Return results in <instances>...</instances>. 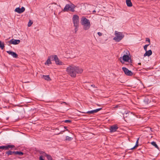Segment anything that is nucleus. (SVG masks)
<instances>
[{"label":"nucleus","mask_w":160,"mask_h":160,"mask_svg":"<svg viewBox=\"0 0 160 160\" xmlns=\"http://www.w3.org/2000/svg\"><path fill=\"white\" fill-rule=\"evenodd\" d=\"M65 131V130H64L63 131H61L59 133L57 134H62V133L64 132Z\"/></svg>","instance_id":"29"},{"label":"nucleus","mask_w":160,"mask_h":160,"mask_svg":"<svg viewBox=\"0 0 160 160\" xmlns=\"http://www.w3.org/2000/svg\"><path fill=\"white\" fill-rule=\"evenodd\" d=\"M123 56L122 57L120 58V60L121 62L123 63L124 62H129V60H130L131 58L129 56V52L128 50H125L123 53Z\"/></svg>","instance_id":"2"},{"label":"nucleus","mask_w":160,"mask_h":160,"mask_svg":"<svg viewBox=\"0 0 160 160\" xmlns=\"http://www.w3.org/2000/svg\"><path fill=\"white\" fill-rule=\"evenodd\" d=\"M72 138L68 136H67L66 138V140L68 141H71L72 140Z\"/></svg>","instance_id":"24"},{"label":"nucleus","mask_w":160,"mask_h":160,"mask_svg":"<svg viewBox=\"0 0 160 160\" xmlns=\"http://www.w3.org/2000/svg\"><path fill=\"white\" fill-rule=\"evenodd\" d=\"M15 153L16 151H12L10 150H9L6 152V154L8 156L13 154L15 155Z\"/></svg>","instance_id":"16"},{"label":"nucleus","mask_w":160,"mask_h":160,"mask_svg":"<svg viewBox=\"0 0 160 160\" xmlns=\"http://www.w3.org/2000/svg\"><path fill=\"white\" fill-rule=\"evenodd\" d=\"M25 10V8L24 7H22L21 8H20L19 7L16 8L15 10V11L18 13H21L23 12Z\"/></svg>","instance_id":"11"},{"label":"nucleus","mask_w":160,"mask_h":160,"mask_svg":"<svg viewBox=\"0 0 160 160\" xmlns=\"http://www.w3.org/2000/svg\"><path fill=\"white\" fill-rule=\"evenodd\" d=\"M67 73L71 77H75L77 73H81L82 70L74 66H70L67 67L66 70Z\"/></svg>","instance_id":"1"},{"label":"nucleus","mask_w":160,"mask_h":160,"mask_svg":"<svg viewBox=\"0 0 160 160\" xmlns=\"http://www.w3.org/2000/svg\"><path fill=\"white\" fill-rule=\"evenodd\" d=\"M139 139V138H138V139L136 141V144L135 146L133 148H131L130 149L132 150V149H134L135 148H137V147H138V141Z\"/></svg>","instance_id":"20"},{"label":"nucleus","mask_w":160,"mask_h":160,"mask_svg":"<svg viewBox=\"0 0 160 160\" xmlns=\"http://www.w3.org/2000/svg\"><path fill=\"white\" fill-rule=\"evenodd\" d=\"M7 52L9 55H12L13 58H18V55L15 52L11 51H7Z\"/></svg>","instance_id":"12"},{"label":"nucleus","mask_w":160,"mask_h":160,"mask_svg":"<svg viewBox=\"0 0 160 160\" xmlns=\"http://www.w3.org/2000/svg\"><path fill=\"white\" fill-rule=\"evenodd\" d=\"M52 61H55V64L58 65H64V63L58 58L56 55H52Z\"/></svg>","instance_id":"7"},{"label":"nucleus","mask_w":160,"mask_h":160,"mask_svg":"<svg viewBox=\"0 0 160 160\" xmlns=\"http://www.w3.org/2000/svg\"><path fill=\"white\" fill-rule=\"evenodd\" d=\"M40 153L41 154H42L43 153H45L44 152H40Z\"/></svg>","instance_id":"35"},{"label":"nucleus","mask_w":160,"mask_h":160,"mask_svg":"<svg viewBox=\"0 0 160 160\" xmlns=\"http://www.w3.org/2000/svg\"><path fill=\"white\" fill-rule=\"evenodd\" d=\"M122 69L126 75L130 76L133 75V73L127 68L125 67H122Z\"/></svg>","instance_id":"9"},{"label":"nucleus","mask_w":160,"mask_h":160,"mask_svg":"<svg viewBox=\"0 0 160 160\" xmlns=\"http://www.w3.org/2000/svg\"><path fill=\"white\" fill-rule=\"evenodd\" d=\"M81 22L83 25L84 29L87 30L91 26L89 20L84 17H82L81 19Z\"/></svg>","instance_id":"3"},{"label":"nucleus","mask_w":160,"mask_h":160,"mask_svg":"<svg viewBox=\"0 0 160 160\" xmlns=\"http://www.w3.org/2000/svg\"><path fill=\"white\" fill-rule=\"evenodd\" d=\"M149 45V44H146L144 46V49L145 51L147 50V48Z\"/></svg>","instance_id":"27"},{"label":"nucleus","mask_w":160,"mask_h":160,"mask_svg":"<svg viewBox=\"0 0 160 160\" xmlns=\"http://www.w3.org/2000/svg\"><path fill=\"white\" fill-rule=\"evenodd\" d=\"M146 41H148L149 42V44H150V39L148 38H147L146 39Z\"/></svg>","instance_id":"32"},{"label":"nucleus","mask_w":160,"mask_h":160,"mask_svg":"<svg viewBox=\"0 0 160 160\" xmlns=\"http://www.w3.org/2000/svg\"><path fill=\"white\" fill-rule=\"evenodd\" d=\"M56 130H58V129H57V128H56Z\"/></svg>","instance_id":"40"},{"label":"nucleus","mask_w":160,"mask_h":160,"mask_svg":"<svg viewBox=\"0 0 160 160\" xmlns=\"http://www.w3.org/2000/svg\"><path fill=\"white\" fill-rule=\"evenodd\" d=\"M66 130L68 131V129H66Z\"/></svg>","instance_id":"41"},{"label":"nucleus","mask_w":160,"mask_h":160,"mask_svg":"<svg viewBox=\"0 0 160 160\" xmlns=\"http://www.w3.org/2000/svg\"><path fill=\"white\" fill-rule=\"evenodd\" d=\"M43 156H40V157H39V160H44L43 158Z\"/></svg>","instance_id":"30"},{"label":"nucleus","mask_w":160,"mask_h":160,"mask_svg":"<svg viewBox=\"0 0 160 160\" xmlns=\"http://www.w3.org/2000/svg\"><path fill=\"white\" fill-rule=\"evenodd\" d=\"M115 36L114 38L113 39L117 42L120 41L124 36L122 32L117 31L115 32Z\"/></svg>","instance_id":"5"},{"label":"nucleus","mask_w":160,"mask_h":160,"mask_svg":"<svg viewBox=\"0 0 160 160\" xmlns=\"http://www.w3.org/2000/svg\"><path fill=\"white\" fill-rule=\"evenodd\" d=\"M15 147L13 145H9L6 146H0V149H5L6 150H8L9 148H12Z\"/></svg>","instance_id":"10"},{"label":"nucleus","mask_w":160,"mask_h":160,"mask_svg":"<svg viewBox=\"0 0 160 160\" xmlns=\"http://www.w3.org/2000/svg\"><path fill=\"white\" fill-rule=\"evenodd\" d=\"M126 3L128 7H130L132 6V4L131 0H126Z\"/></svg>","instance_id":"17"},{"label":"nucleus","mask_w":160,"mask_h":160,"mask_svg":"<svg viewBox=\"0 0 160 160\" xmlns=\"http://www.w3.org/2000/svg\"><path fill=\"white\" fill-rule=\"evenodd\" d=\"M20 42V41L19 40H16L12 39L9 41H8L7 43L8 45H10L11 44L17 45Z\"/></svg>","instance_id":"8"},{"label":"nucleus","mask_w":160,"mask_h":160,"mask_svg":"<svg viewBox=\"0 0 160 160\" xmlns=\"http://www.w3.org/2000/svg\"><path fill=\"white\" fill-rule=\"evenodd\" d=\"M138 64L140 65L141 64V63H138Z\"/></svg>","instance_id":"37"},{"label":"nucleus","mask_w":160,"mask_h":160,"mask_svg":"<svg viewBox=\"0 0 160 160\" xmlns=\"http://www.w3.org/2000/svg\"><path fill=\"white\" fill-rule=\"evenodd\" d=\"M32 23L33 22L31 21L30 20L28 24V26L29 27L31 26V25L32 24Z\"/></svg>","instance_id":"25"},{"label":"nucleus","mask_w":160,"mask_h":160,"mask_svg":"<svg viewBox=\"0 0 160 160\" xmlns=\"http://www.w3.org/2000/svg\"><path fill=\"white\" fill-rule=\"evenodd\" d=\"M93 12H96V11H95V10H94V11H93Z\"/></svg>","instance_id":"38"},{"label":"nucleus","mask_w":160,"mask_h":160,"mask_svg":"<svg viewBox=\"0 0 160 160\" xmlns=\"http://www.w3.org/2000/svg\"><path fill=\"white\" fill-rule=\"evenodd\" d=\"M118 128L117 125H113L111 126L109 129L111 132H113L116 131Z\"/></svg>","instance_id":"13"},{"label":"nucleus","mask_w":160,"mask_h":160,"mask_svg":"<svg viewBox=\"0 0 160 160\" xmlns=\"http://www.w3.org/2000/svg\"><path fill=\"white\" fill-rule=\"evenodd\" d=\"M64 122L65 123H70L71 122V121L69 120H66L64 121Z\"/></svg>","instance_id":"28"},{"label":"nucleus","mask_w":160,"mask_h":160,"mask_svg":"<svg viewBox=\"0 0 160 160\" xmlns=\"http://www.w3.org/2000/svg\"><path fill=\"white\" fill-rule=\"evenodd\" d=\"M42 78L45 80H47V81H49L50 80V78L49 77V76L48 75H43L42 76Z\"/></svg>","instance_id":"18"},{"label":"nucleus","mask_w":160,"mask_h":160,"mask_svg":"<svg viewBox=\"0 0 160 160\" xmlns=\"http://www.w3.org/2000/svg\"><path fill=\"white\" fill-rule=\"evenodd\" d=\"M64 128L65 129H66V128H67V127H64Z\"/></svg>","instance_id":"36"},{"label":"nucleus","mask_w":160,"mask_h":160,"mask_svg":"<svg viewBox=\"0 0 160 160\" xmlns=\"http://www.w3.org/2000/svg\"><path fill=\"white\" fill-rule=\"evenodd\" d=\"M74 26L75 27V32H76L79 26V17L77 15H74L72 18Z\"/></svg>","instance_id":"4"},{"label":"nucleus","mask_w":160,"mask_h":160,"mask_svg":"<svg viewBox=\"0 0 160 160\" xmlns=\"http://www.w3.org/2000/svg\"><path fill=\"white\" fill-rule=\"evenodd\" d=\"M49 64L50 63V58L49 57H48V58L46 61V62H45V64Z\"/></svg>","instance_id":"26"},{"label":"nucleus","mask_w":160,"mask_h":160,"mask_svg":"<svg viewBox=\"0 0 160 160\" xmlns=\"http://www.w3.org/2000/svg\"><path fill=\"white\" fill-rule=\"evenodd\" d=\"M91 86L92 87H93V88H96V87H95V85H91Z\"/></svg>","instance_id":"34"},{"label":"nucleus","mask_w":160,"mask_h":160,"mask_svg":"<svg viewBox=\"0 0 160 160\" xmlns=\"http://www.w3.org/2000/svg\"><path fill=\"white\" fill-rule=\"evenodd\" d=\"M0 48L3 49L4 48V43L3 42H2L0 40Z\"/></svg>","instance_id":"22"},{"label":"nucleus","mask_w":160,"mask_h":160,"mask_svg":"<svg viewBox=\"0 0 160 160\" xmlns=\"http://www.w3.org/2000/svg\"><path fill=\"white\" fill-rule=\"evenodd\" d=\"M55 6H57V5L56 4H55Z\"/></svg>","instance_id":"39"},{"label":"nucleus","mask_w":160,"mask_h":160,"mask_svg":"<svg viewBox=\"0 0 160 160\" xmlns=\"http://www.w3.org/2000/svg\"><path fill=\"white\" fill-rule=\"evenodd\" d=\"M45 129L47 131H49L50 130V128L49 127H47L45 128Z\"/></svg>","instance_id":"31"},{"label":"nucleus","mask_w":160,"mask_h":160,"mask_svg":"<svg viewBox=\"0 0 160 160\" xmlns=\"http://www.w3.org/2000/svg\"><path fill=\"white\" fill-rule=\"evenodd\" d=\"M101 109H102V108L97 109L94 110L89 111L88 112H87V113H89L90 114H92L93 113H96V112H98Z\"/></svg>","instance_id":"14"},{"label":"nucleus","mask_w":160,"mask_h":160,"mask_svg":"<svg viewBox=\"0 0 160 160\" xmlns=\"http://www.w3.org/2000/svg\"><path fill=\"white\" fill-rule=\"evenodd\" d=\"M24 153L20 151H16L15 155L17 154L21 156L23 155Z\"/></svg>","instance_id":"23"},{"label":"nucleus","mask_w":160,"mask_h":160,"mask_svg":"<svg viewBox=\"0 0 160 160\" xmlns=\"http://www.w3.org/2000/svg\"><path fill=\"white\" fill-rule=\"evenodd\" d=\"M144 102L146 104H148L150 102V100L148 98H145L144 100Z\"/></svg>","instance_id":"19"},{"label":"nucleus","mask_w":160,"mask_h":160,"mask_svg":"<svg viewBox=\"0 0 160 160\" xmlns=\"http://www.w3.org/2000/svg\"><path fill=\"white\" fill-rule=\"evenodd\" d=\"M145 51L146 52L144 54V57H146V56L149 57L151 55L152 53V51L151 50H149L148 51L147 50Z\"/></svg>","instance_id":"15"},{"label":"nucleus","mask_w":160,"mask_h":160,"mask_svg":"<svg viewBox=\"0 0 160 160\" xmlns=\"http://www.w3.org/2000/svg\"><path fill=\"white\" fill-rule=\"evenodd\" d=\"M151 143V144L152 145H153V146H154L156 148H157V149H158L159 148H158V146L156 144V143L155 142H152Z\"/></svg>","instance_id":"21"},{"label":"nucleus","mask_w":160,"mask_h":160,"mask_svg":"<svg viewBox=\"0 0 160 160\" xmlns=\"http://www.w3.org/2000/svg\"><path fill=\"white\" fill-rule=\"evenodd\" d=\"M98 34L99 36H101L102 35V33L100 32H98Z\"/></svg>","instance_id":"33"},{"label":"nucleus","mask_w":160,"mask_h":160,"mask_svg":"<svg viewBox=\"0 0 160 160\" xmlns=\"http://www.w3.org/2000/svg\"><path fill=\"white\" fill-rule=\"evenodd\" d=\"M76 6L72 4H67L66 5L63 11L64 12H68L71 11L73 12L75 11L74 8Z\"/></svg>","instance_id":"6"}]
</instances>
